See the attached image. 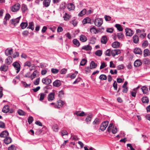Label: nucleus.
I'll return each instance as SVG.
<instances>
[{
  "mask_svg": "<svg viewBox=\"0 0 150 150\" xmlns=\"http://www.w3.org/2000/svg\"><path fill=\"white\" fill-rule=\"evenodd\" d=\"M87 62V60L85 59H82V60L80 62V65L81 66H84L86 63Z\"/></svg>",
  "mask_w": 150,
  "mask_h": 150,
  "instance_id": "obj_46",
  "label": "nucleus"
},
{
  "mask_svg": "<svg viewBox=\"0 0 150 150\" xmlns=\"http://www.w3.org/2000/svg\"><path fill=\"white\" fill-rule=\"evenodd\" d=\"M142 64V62L140 60L137 59L134 63V65L136 67H139Z\"/></svg>",
  "mask_w": 150,
  "mask_h": 150,
  "instance_id": "obj_15",
  "label": "nucleus"
},
{
  "mask_svg": "<svg viewBox=\"0 0 150 150\" xmlns=\"http://www.w3.org/2000/svg\"><path fill=\"white\" fill-rule=\"evenodd\" d=\"M106 66L107 65L105 64V63L104 62H103L101 63V65L100 67V69H101L106 67Z\"/></svg>",
  "mask_w": 150,
  "mask_h": 150,
  "instance_id": "obj_63",
  "label": "nucleus"
},
{
  "mask_svg": "<svg viewBox=\"0 0 150 150\" xmlns=\"http://www.w3.org/2000/svg\"><path fill=\"white\" fill-rule=\"evenodd\" d=\"M21 9L23 12H25L27 11L28 8L26 5L25 4H23L22 6Z\"/></svg>",
  "mask_w": 150,
  "mask_h": 150,
  "instance_id": "obj_39",
  "label": "nucleus"
},
{
  "mask_svg": "<svg viewBox=\"0 0 150 150\" xmlns=\"http://www.w3.org/2000/svg\"><path fill=\"white\" fill-rule=\"evenodd\" d=\"M142 100L143 103H148L149 102V99L146 97H143L142 99Z\"/></svg>",
  "mask_w": 150,
  "mask_h": 150,
  "instance_id": "obj_35",
  "label": "nucleus"
},
{
  "mask_svg": "<svg viewBox=\"0 0 150 150\" xmlns=\"http://www.w3.org/2000/svg\"><path fill=\"white\" fill-rule=\"evenodd\" d=\"M100 122V120L98 118H96L94 121L93 122V124L94 125H98Z\"/></svg>",
  "mask_w": 150,
  "mask_h": 150,
  "instance_id": "obj_23",
  "label": "nucleus"
},
{
  "mask_svg": "<svg viewBox=\"0 0 150 150\" xmlns=\"http://www.w3.org/2000/svg\"><path fill=\"white\" fill-rule=\"evenodd\" d=\"M108 41V39L107 36H103L101 38V42L103 44H105Z\"/></svg>",
  "mask_w": 150,
  "mask_h": 150,
  "instance_id": "obj_20",
  "label": "nucleus"
},
{
  "mask_svg": "<svg viewBox=\"0 0 150 150\" xmlns=\"http://www.w3.org/2000/svg\"><path fill=\"white\" fill-rule=\"evenodd\" d=\"M18 113L20 115H25V112L21 110H18Z\"/></svg>",
  "mask_w": 150,
  "mask_h": 150,
  "instance_id": "obj_56",
  "label": "nucleus"
},
{
  "mask_svg": "<svg viewBox=\"0 0 150 150\" xmlns=\"http://www.w3.org/2000/svg\"><path fill=\"white\" fill-rule=\"evenodd\" d=\"M80 40L83 42H85L87 41V39L86 37L84 35H81L80 37Z\"/></svg>",
  "mask_w": 150,
  "mask_h": 150,
  "instance_id": "obj_29",
  "label": "nucleus"
},
{
  "mask_svg": "<svg viewBox=\"0 0 150 150\" xmlns=\"http://www.w3.org/2000/svg\"><path fill=\"white\" fill-rule=\"evenodd\" d=\"M51 1V0H44L43 2V4L46 7H47L49 6Z\"/></svg>",
  "mask_w": 150,
  "mask_h": 150,
  "instance_id": "obj_25",
  "label": "nucleus"
},
{
  "mask_svg": "<svg viewBox=\"0 0 150 150\" xmlns=\"http://www.w3.org/2000/svg\"><path fill=\"white\" fill-rule=\"evenodd\" d=\"M55 93L52 92L50 93L48 96L47 99L49 101L53 100L54 99Z\"/></svg>",
  "mask_w": 150,
  "mask_h": 150,
  "instance_id": "obj_8",
  "label": "nucleus"
},
{
  "mask_svg": "<svg viewBox=\"0 0 150 150\" xmlns=\"http://www.w3.org/2000/svg\"><path fill=\"white\" fill-rule=\"evenodd\" d=\"M38 73V71L37 70L33 72V74L31 76V78L32 79H33L35 78V77L36 76L37 74Z\"/></svg>",
  "mask_w": 150,
  "mask_h": 150,
  "instance_id": "obj_45",
  "label": "nucleus"
},
{
  "mask_svg": "<svg viewBox=\"0 0 150 150\" xmlns=\"http://www.w3.org/2000/svg\"><path fill=\"white\" fill-rule=\"evenodd\" d=\"M104 18L105 20L107 21H110L111 19V17L109 16H108L106 15L105 16Z\"/></svg>",
  "mask_w": 150,
  "mask_h": 150,
  "instance_id": "obj_62",
  "label": "nucleus"
},
{
  "mask_svg": "<svg viewBox=\"0 0 150 150\" xmlns=\"http://www.w3.org/2000/svg\"><path fill=\"white\" fill-rule=\"evenodd\" d=\"M4 142L6 144H8L12 142V139L10 137H6L4 139Z\"/></svg>",
  "mask_w": 150,
  "mask_h": 150,
  "instance_id": "obj_22",
  "label": "nucleus"
},
{
  "mask_svg": "<svg viewBox=\"0 0 150 150\" xmlns=\"http://www.w3.org/2000/svg\"><path fill=\"white\" fill-rule=\"evenodd\" d=\"M97 64L94 61H92L90 63V69H95L97 67Z\"/></svg>",
  "mask_w": 150,
  "mask_h": 150,
  "instance_id": "obj_17",
  "label": "nucleus"
},
{
  "mask_svg": "<svg viewBox=\"0 0 150 150\" xmlns=\"http://www.w3.org/2000/svg\"><path fill=\"white\" fill-rule=\"evenodd\" d=\"M66 8V3L65 2H62L60 5L59 9L61 10H64Z\"/></svg>",
  "mask_w": 150,
  "mask_h": 150,
  "instance_id": "obj_38",
  "label": "nucleus"
},
{
  "mask_svg": "<svg viewBox=\"0 0 150 150\" xmlns=\"http://www.w3.org/2000/svg\"><path fill=\"white\" fill-rule=\"evenodd\" d=\"M64 95V92L63 90H61L59 92L58 96L61 98Z\"/></svg>",
  "mask_w": 150,
  "mask_h": 150,
  "instance_id": "obj_51",
  "label": "nucleus"
},
{
  "mask_svg": "<svg viewBox=\"0 0 150 150\" xmlns=\"http://www.w3.org/2000/svg\"><path fill=\"white\" fill-rule=\"evenodd\" d=\"M108 123V122L107 121L102 122L100 125V129L102 131H104L107 127Z\"/></svg>",
  "mask_w": 150,
  "mask_h": 150,
  "instance_id": "obj_1",
  "label": "nucleus"
},
{
  "mask_svg": "<svg viewBox=\"0 0 150 150\" xmlns=\"http://www.w3.org/2000/svg\"><path fill=\"white\" fill-rule=\"evenodd\" d=\"M148 44H149L148 41L147 40H145L143 42L142 45V46L143 47L145 48L147 47L148 45Z\"/></svg>",
  "mask_w": 150,
  "mask_h": 150,
  "instance_id": "obj_57",
  "label": "nucleus"
},
{
  "mask_svg": "<svg viewBox=\"0 0 150 150\" xmlns=\"http://www.w3.org/2000/svg\"><path fill=\"white\" fill-rule=\"evenodd\" d=\"M46 96V94L45 93H41L40 95V101L43 100H44V98Z\"/></svg>",
  "mask_w": 150,
  "mask_h": 150,
  "instance_id": "obj_44",
  "label": "nucleus"
},
{
  "mask_svg": "<svg viewBox=\"0 0 150 150\" xmlns=\"http://www.w3.org/2000/svg\"><path fill=\"white\" fill-rule=\"evenodd\" d=\"M28 25V23L27 22H22L20 25L21 28L23 29L27 27Z\"/></svg>",
  "mask_w": 150,
  "mask_h": 150,
  "instance_id": "obj_32",
  "label": "nucleus"
},
{
  "mask_svg": "<svg viewBox=\"0 0 150 150\" xmlns=\"http://www.w3.org/2000/svg\"><path fill=\"white\" fill-rule=\"evenodd\" d=\"M58 105L60 106H62L64 104V102L61 100H59L57 101Z\"/></svg>",
  "mask_w": 150,
  "mask_h": 150,
  "instance_id": "obj_53",
  "label": "nucleus"
},
{
  "mask_svg": "<svg viewBox=\"0 0 150 150\" xmlns=\"http://www.w3.org/2000/svg\"><path fill=\"white\" fill-rule=\"evenodd\" d=\"M134 52L135 54H137L142 55V52L141 49L139 48H135Z\"/></svg>",
  "mask_w": 150,
  "mask_h": 150,
  "instance_id": "obj_14",
  "label": "nucleus"
},
{
  "mask_svg": "<svg viewBox=\"0 0 150 150\" xmlns=\"http://www.w3.org/2000/svg\"><path fill=\"white\" fill-rule=\"evenodd\" d=\"M111 51L110 49L107 50L105 52V54L106 56H110L111 55Z\"/></svg>",
  "mask_w": 150,
  "mask_h": 150,
  "instance_id": "obj_47",
  "label": "nucleus"
},
{
  "mask_svg": "<svg viewBox=\"0 0 150 150\" xmlns=\"http://www.w3.org/2000/svg\"><path fill=\"white\" fill-rule=\"evenodd\" d=\"M11 17V16L9 13H7L6 14V16L4 18V19L7 21L9 20Z\"/></svg>",
  "mask_w": 150,
  "mask_h": 150,
  "instance_id": "obj_61",
  "label": "nucleus"
},
{
  "mask_svg": "<svg viewBox=\"0 0 150 150\" xmlns=\"http://www.w3.org/2000/svg\"><path fill=\"white\" fill-rule=\"evenodd\" d=\"M29 24V25L28 27L27 28L31 29L32 30H33L34 28V26L33 22H30Z\"/></svg>",
  "mask_w": 150,
  "mask_h": 150,
  "instance_id": "obj_31",
  "label": "nucleus"
},
{
  "mask_svg": "<svg viewBox=\"0 0 150 150\" xmlns=\"http://www.w3.org/2000/svg\"><path fill=\"white\" fill-rule=\"evenodd\" d=\"M144 57L150 55V52L147 49H145L144 51Z\"/></svg>",
  "mask_w": 150,
  "mask_h": 150,
  "instance_id": "obj_28",
  "label": "nucleus"
},
{
  "mask_svg": "<svg viewBox=\"0 0 150 150\" xmlns=\"http://www.w3.org/2000/svg\"><path fill=\"white\" fill-rule=\"evenodd\" d=\"M115 26L119 31H121L123 30V28L120 25L117 24H116Z\"/></svg>",
  "mask_w": 150,
  "mask_h": 150,
  "instance_id": "obj_34",
  "label": "nucleus"
},
{
  "mask_svg": "<svg viewBox=\"0 0 150 150\" xmlns=\"http://www.w3.org/2000/svg\"><path fill=\"white\" fill-rule=\"evenodd\" d=\"M91 47L89 45L84 46L82 48V50H85L87 51L91 50Z\"/></svg>",
  "mask_w": 150,
  "mask_h": 150,
  "instance_id": "obj_30",
  "label": "nucleus"
},
{
  "mask_svg": "<svg viewBox=\"0 0 150 150\" xmlns=\"http://www.w3.org/2000/svg\"><path fill=\"white\" fill-rule=\"evenodd\" d=\"M117 36L119 39H122L124 35L122 33H117Z\"/></svg>",
  "mask_w": 150,
  "mask_h": 150,
  "instance_id": "obj_50",
  "label": "nucleus"
},
{
  "mask_svg": "<svg viewBox=\"0 0 150 150\" xmlns=\"http://www.w3.org/2000/svg\"><path fill=\"white\" fill-rule=\"evenodd\" d=\"M5 123L1 121H0V128H5Z\"/></svg>",
  "mask_w": 150,
  "mask_h": 150,
  "instance_id": "obj_58",
  "label": "nucleus"
},
{
  "mask_svg": "<svg viewBox=\"0 0 150 150\" xmlns=\"http://www.w3.org/2000/svg\"><path fill=\"white\" fill-rule=\"evenodd\" d=\"M8 150H16L15 146L14 145H12L10 147L8 148Z\"/></svg>",
  "mask_w": 150,
  "mask_h": 150,
  "instance_id": "obj_52",
  "label": "nucleus"
},
{
  "mask_svg": "<svg viewBox=\"0 0 150 150\" xmlns=\"http://www.w3.org/2000/svg\"><path fill=\"white\" fill-rule=\"evenodd\" d=\"M68 134L67 131L65 130H63L62 131V135L63 136L65 135H68Z\"/></svg>",
  "mask_w": 150,
  "mask_h": 150,
  "instance_id": "obj_64",
  "label": "nucleus"
},
{
  "mask_svg": "<svg viewBox=\"0 0 150 150\" xmlns=\"http://www.w3.org/2000/svg\"><path fill=\"white\" fill-rule=\"evenodd\" d=\"M20 4L18 3H17L11 7V10L13 12L17 11L20 9Z\"/></svg>",
  "mask_w": 150,
  "mask_h": 150,
  "instance_id": "obj_2",
  "label": "nucleus"
},
{
  "mask_svg": "<svg viewBox=\"0 0 150 150\" xmlns=\"http://www.w3.org/2000/svg\"><path fill=\"white\" fill-rule=\"evenodd\" d=\"M51 71L52 73L54 74H57L59 71V70L57 69L54 68L52 69Z\"/></svg>",
  "mask_w": 150,
  "mask_h": 150,
  "instance_id": "obj_48",
  "label": "nucleus"
},
{
  "mask_svg": "<svg viewBox=\"0 0 150 150\" xmlns=\"http://www.w3.org/2000/svg\"><path fill=\"white\" fill-rule=\"evenodd\" d=\"M141 89L143 91L144 94L147 93L148 91V88L145 86L142 87L141 88Z\"/></svg>",
  "mask_w": 150,
  "mask_h": 150,
  "instance_id": "obj_27",
  "label": "nucleus"
},
{
  "mask_svg": "<svg viewBox=\"0 0 150 150\" xmlns=\"http://www.w3.org/2000/svg\"><path fill=\"white\" fill-rule=\"evenodd\" d=\"M42 83L46 85H48L51 83V80L47 77L43 78L42 80Z\"/></svg>",
  "mask_w": 150,
  "mask_h": 150,
  "instance_id": "obj_5",
  "label": "nucleus"
},
{
  "mask_svg": "<svg viewBox=\"0 0 150 150\" xmlns=\"http://www.w3.org/2000/svg\"><path fill=\"white\" fill-rule=\"evenodd\" d=\"M71 23H72V24L74 26H76L77 24V21L75 20H73L71 21H70Z\"/></svg>",
  "mask_w": 150,
  "mask_h": 150,
  "instance_id": "obj_60",
  "label": "nucleus"
},
{
  "mask_svg": "<svg viewBox=\"0 0 150 150\" xmlns=\"http://www.w3.org/2000/svg\"><path fill=\"white\" fill-rule=\"evenodd\" d=\"M95 54L97 56L100 57L101 56L102 54V51L101 50H98L96 51Z\"/></svg>",
  "mask_w": 150,
  "mask_h": 150,
  "instance_id": "obj_41",
  "label": "nucleus"
},
{
  "mask_svg": "<svg viewBox=\"0 0 150 150\" xmlns=\"http://www.w3.org/2000/svg\"><path fill=\"white\" fill-rule=\"evenodd\" d=\"M143 62L145 64H149L150 61L148 58H145L143 60Z\"/></svg>",
  "mask_w": 150,
  "mask_h": 150,
  "instance_id": "obj_59",
  "label": "nucleus"
},
{
  "mask_svg": "<svg viewBox=\"0 0 150 150\" xmlns=\"http://www.w3.org/2000/svg\"><path fill=\"white\" fill-rule=\"evenodd\" d=\"M62 84L61 81L58 80H57L54 81L53 83V85L54 86L59 87Z\"/></svg>",
  "mask_w": 150,
  "mask_h": 150,
  "instance_id": "obj_10",
  "label": "nucleus"
},
{
  "mask_svg": "<svg viewBox=\"0 0 150 150\" xmlns=\"http://www.w3.org/2000/svg\"><path fill=\"white\" fill-rule=\"evenodd\" d=\"M70 17V16L67 13H66L65 14V16H63V18H64V20L65 21L68 20Z\"/></svg>",
  "mask_w": 150,
  "mask_h": 150,
  "instance_id": "obj_40",
  "label": "nucleus"
},
{
  "mask_svg": "<svg viewBox=\"0 0 150 150\" xmlns=\"http://www.w3.org/2000/svg\"><path fill=\"white\" fill-rule=\"evenodd\" d=\"M8 67L5 65H1L0 68V70L1 71H6Z\"/></svg>",
  "mask_w": 150,
  "mask_h": 150,
  "instance_id": "obj_26",
  "label": "nucleus"
},
{
  "mask_svg": "<svg viewBox=\"0 0 150 150\" xmlns=\"http://www.w3.org/2000/svg\"><path fill=\"white\" fill-rule=\"evenodd\" d=\"M67 6L69 11L73 10L75 8V6L74 4L71 3L68 4Z\"/></svg>",
  "mask_w": 150,
  "mask_h": 150,
  "instance_id": "obj_18",
  "label": "nucleus"
},
{
  "mask_svg": "<svg viewBox=\"0 0 150 150\" xmlns=\"http://www.w3.org/2000/svg\"><path fill=\"white\" fill-rule=\"evenodd\" d=\"M13 53V50L12 49H7L5 51V54L7 56L11 55Z\"/></svg>",
  "mask_w": 150,
  "mask_h": 150,
  "instance_id": "obj_12",
  "label": "nucleus"
},
{
  "mask_svg": "<svg viewBox=\"0 0 150 150\" xmlns=\"http://www.w3.org/2000/svg\"><path fill=\"white\" fill-rule=\"evenodd\" d=\"M96 41V39L94 38H91L90 39L89 43L91 44H94L95 43Z\"/></svg>",
  "mask_w": 150,
  "mask_h": 150,
  "instance_id": "obj_49",
  "label": "nucleus"
},
{
  "mask_svg": "<svg viewBox=\"0 0 150 150\" xmlns=\"http://www.w3.org/2000/svg\"><path fill=\"white\" fill-rule=\"evenodd\" d=\"M33 120V117L31 116H29L28 119V122L29 124H31Z\"/></svg>",
  "mask_w": 150,
  "mask_h": 150,
  "instance_id": "obj_54",
  "label": "nucleus"
},
{
  "mask_svg": "<svg viewBox=\"0 0 150 150\" xmlns=\"http://www.w3.org/2000/svg\"><path fill=\"white\" fill-rule=\"evenodd\" d=\"M12 65L15 68V69L16 70V73H18L20 71L21 68V66L19 63L18 62H14L13 64Z\"/></svg>",
  "mask_w": 150,
  "mask_h": 150,
  "instance_id": "obj_3",
  "label": "nucleus"
},
{
  "mask_svg": "<svg viewBox=\"0 0 150 150\" xmlns=\"http://www.w3.org/2000/svg\"><path fill=\"white\" fill-rule=\"evenodd\" d=\"M12 57L11 56H9L6 59L5 62L7 64L9 65L12 63Z\"/></svg>",
  "mask_w": 150,
  "mask_h": 150,
  "instance_id": "obj_11",
  "label": "nucleus"
},
{
  "mask_svg": "<svg viewBox=\"0 0 150 150\" xmlns=\"http://www.w3.org/2000/svg\"><path fill=\"white\" fill-rule=\"evenodd\" d=\"M133 41L134 43H137L139 41L138 36L137 35H134L133 37Z\"/></svg>",
  "mask_w": 150,
  "mask_h": 150,
  "instance_id": "obj_33",
  "label": "nucleus"
},
{
  "mask_svg": "<svg viewBox=\"0 0 150 150\" xmlns=\"http://www.w3.org/2000/svg\"><path fill=\"white\" fill-rule=\"evenodd\" d=\"M74 44L77 46L80 45V43L79 41L76 39H74L73 41Z\"/></svg>",
  "mask_w": 150,
  "mask_h": 150,
  "instance_id": "obj_43",
  "label": "nucleus"
},
{
  "mask_svg": "<svg viewBox=\"0 0 150 150\" xmlns=\"http://www.w3.org/2000/svg\"><path fill=\"white\" fill-rule=\"evenodd\" d=\"M126 35L128 36H131L133 34L132 30L129 28H126L125 29Z\"/></svg>",
  "mask_w": 150,
  "mask_h": 150,
  "instance_id": "obj_6",
  "label": "nucleus"
},
{
  "mask_svg": "<svg viewBox=\"0 0 150 150\" xmlns=\"http://www.w3.org/2000/svg\"><path fill=\"white\" fill-rule=\"evenodd\" d=\"M91 20L89 17H86L84 18L83 21V24H85L87 23H91Z\"/></svg>",
  "mask_w": 150,
  "mask_h": 150,
  "instance_id": "obj_24",
  "label": "nucleus"
},
{
  "mask_svg": "<svg viewBox=\"0 0 150 150\" xmlns=\"http://www.w3.org/2000/svg\"><path fill=\"white\" fill-rule=\"evenodd\" d=\"M8 133L6 130L3 131L1 134L0 136L1 137H6L8 135Z\"/></svg>",
  "mask_w": 150,
  "mask_h": 150,
  "instance_id": "obj_13",
  "label": "nucleus"
},
{
  "mask_svg": "<svg viewBox=\"0 0 150 150\" xmlns=\"http://www.w3.org/2000/svg\"><path fill=\"white\" fill-rule=\"evenodd\" d=\"M103 19L101 18H97L95 19L94 23L96 26L100 27L103 24Z\"/></svg>",
  "mask_w": 150,
  "mask_h": 150,
  "instance_id": "obj_4",
  "label": "nucleus"
},
{
  "mask_svg": "<svg viewBox=\"0 0 150 150\" xmlns=\"http://www.w3.org/2000/svg\"><path fill=\"white\" fill-rule=\"evenodd\" d=\"M52 129L54 131L57 132L58 130V126L57 124L54 125L52 127Z\"/></svg>",
  "mask_w": 150,
  "mask_h": 150,
  "instance_id": "obj_37",
  "label": "nucleus"
},
{
  "mask_svg": "<svg viewBox=\"0 0 150 150\" xmlns=\"http://www.w3.org/2000/svg\"><path fill=\"white\" fill-rule=\"evenodd\" d=\"M86 9H84L79 13L78 15L80 16H82L86 13Z\"/></svg>",
  "mask_w": 150,
  "mask_h": 150,
  "instance_id": "obj_36",
  "label": "nucleus"
},
{
  "mask_svg": "<svg viewBox=\"0 0 150 150\" xmlns=\"http://www.w3.org/2000/svg\"><path fill=\"white\" fill-rule=\"evenodd\" d=\"M120 43L119 42L115 41L112 44V46L114 48H118L120 47Z\"/></svg>",
  "mask_w": 150,
  "mask_h": 150,
  "instance_id": "obj_19",
  "label": "nucleus"
},
{
  "mask_svg": "<svg viewBox=\"0 0 150 150\" xmlns=\"http://www.w3.org/2000/svg\"><path fill=\"white\" fill-rule=\"evenodd\" d=\"M21 17H19L16 19H13L10 21L11 24H13L14 26L15 25L19 22V21Z\"/></svg>",
  "mask_w": 150,
  "mask_h": 150,
  "instance_id": "obj_9",
  "label": "nucleus"
},
{
  "mask_svg": "<svg viewBox=\"0 0 150 150\" xmlns=\"http://www.w3.org/2000/svg\"><path fill=\"white\" fill-rule=\"evenodd\" d=\"M121 53L120 50L119 49H115L112 50L111 51V54L112 56L115 57L116 55H118Z\"/></svg>",
  "mask_w": 150,
  "mask_h": 150,
  "instance_id": "obj_7",
  "label": "nucleus"
},
{
  "mask_svg": "<svg viewBox=\"0 0 150 150\" xmlns=\"http://www.w3.org/2000/svg\"><path fill=\"white\" fill-rule=\"evenodd\" d=\"M90 31L91 33H93L95 34L97 33V30L94 28H92L90 29Z\"/></svg>",
  "mask_w": 150,
  "mask_h": 150,
  "instance_id": "obj_55",
  "label": "nucleus"
},
{
  "mask_svg": "<svg viewBox=\"0 0 150 150\" xmlns=\"http://www.w3.org/2000/svg\"><path fill=\"white\" fill-rule=\"evenodd\" d=\"M9 110V106L8 105H5L4 106L2 110V111L5 113H7Z\"/></svg>",
  "mask_w": 150,
  "mask_h": 150,
  "instance_id": "obj_16",
  "label": "nucleus"
},
{
  "mask_svg": "<svg viewBox=\"0 0 150 150\" xmlns=\"http://www.w3.org/2000/svg\"><path fill=\"white\" fill-rule=\"evenodd\" d=\"M99 79L102 80H105L107 79V77L105 75L102 74L99 76Z\"/></svg>",
  "mask_w": 150,
  "mask_h": 150,
  "instance_id": "obj_42",
  "label": "nucleus"
},
{
  "mask_svg": "<svg viewBox=\"0 0 150 150\" xmlns=\"http://www.w3.org/2000/svg\"><path fill=\"white\" fill-rule=\"evenodd\" d=\"M93 115H88L86 118L85 121L86 122L88 123V122H91L92 118L93 117Z\"/></svg>",
  "mask_w": 150,
  "mask_h": 150,
  "instance_id": "obj_21",
  "label": "nucleus"
}]
</instances>
